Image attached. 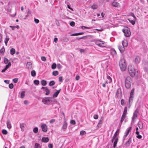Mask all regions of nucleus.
I'll list each match as a JSON object with an SVG mask.
<instances>
[{
    "label": "nucleus",
    "mask_w": 148,
    "mask_h": 148,
    "mask_svg": "<svg viewBox=\"0 0 148 148\" xmlns=\"http://www.w3.org/2000/svg\"><path fill=\"white\" fill-rule=\"evenodd\" d=\"M119 65L121 70L122 71H125L127 67V65L125 60L122 59L119 62Z\"/></svg>",
    "instance_id": "1"
},
{
    "label": "nucleus",
    "mask_w": 148,
    "mask_h": 148,
    "mask_svg": "<svg viewBox=\"0 0 148 148\" xmlns=\"http://www.w3.org/2000/svg\"><path fill=\"white\" fill-rule=\"evenodd\" d=\"M125 85L126 88L129 89L131 86L132 79L129 76L127 77L125 79Z\"/></svg>",
    "instance_id": "2"
},
{
    "label": "nucleus",
    "mask_w": 148,
    "mask_h": 148,
    "mask_svg": "<svg viewBox=\"0 0 148 148\" xmlns=\"http://www.w3.org/2000/svg\"><path fill=\"white\" fill-rule=\"evenodd\" d=\"M128 71L129 74L132 77H134L136 74V71L133 66L131 65L129 66Z\"/></svg>",
    "instance_id": "3"
},
{
    "label": "nucleus",
    "mask_w": 148,
    "mask_h": 148,
    "mask_svg": "<svg viewBox=\"0 0 148 148\" xmlns=\"http://www.w3.org/2000/svg\"><path fill=\"white\" fill-rule=\"evenodd\" d=\"M127 107L126 106L124 108L123 113L121 118L120 123L119 125H120V126L121 125L122 122L123 121L124 119L126 117V116L127 114Z\"/></svg>",
    "instance_id": "4"
},
{
    "label": "nucleus",
    "mask_w": 148,
    "mask_h": 148,
    "mask_svg": "<svg viewBox=\"0 0 148 148\" xmlns=\"http://www.w3.org/2000/svg\"><path fill=\"white\" fill-rule=\"evenodd\" d=\"M122 31L124 33L125 36L127 37H129L131 34L130 29L127 27H125L122 29Z\"/></svg>",
    "instance_id": "5"
},
{
    "label": "nucleus",
    "mask_w": 148,
    "mask_h": 148,
    "mask_svg": "<svg viewBox=\"0 0 148 148\" xmlns=\"http://www.w3.org/2000/svg\"><path fill=\"white\" fill-rule=\"evenodd\" d=\"M95 44L101 47H105L106 46V44L104 42L99 40L96 41Z\"/></svg>",
    "instance_id": "6"
},
{
    "label": "nucleus",
    "mask_w": 148,
    "mask_h": 148,
    "mask_svg": "<svg viewBox=\"0 0 148 148\" xmlns=\"http://www.w3.org/2000/svg\"><path fill=\"white\" fill-rule=\"evenodd\" d=\"M51 97H45L42 98V102L45 104L49 105L50 104V99L52 98Z\"/></svg>",
    "instance_id": "7"
},
{
    "label": "nucleus",
    "mask_w": 148,
    "mask_h": 148,
    "mask_svg": "<svg viewBox=\"0 0 148 148\" xmlns=\"http://www.w3.org/2000/svg\"><path fill=\"white\" fill-rule=\"evenodd\" d=\"M134 89L133 88L132 89L131 91L130 94V98L129 99V105L130 104V103H131L132 102L133 97H134Z\"/></svg>",
    "instance_id": "8"
},
{
    "label": "nucleus",
    "mask_w": 148,
    "mask_h": 148,
    "mask_svg": "<svg viewBox=\"0 0 148 148\" xmlns=\"http://www.w3.org/2000/svg\"><path fill=\"white\" fill-rule=\"evenodd\" d=\"M139 114V110L138 109H136L134 112L133 117L132 118V122H134V119L137 118L138 115Z\"/></svg>",
    "instance_id": "9"
},
{
    "label": "nucleus",
    "mask_w": 148,
    "mask_h": 148,
    "mask_svg": "<svg viewBox=\"0 0 148 148\" xmlns=\"http://www.w3.org/2000/svg\"><path fill=\"white\" fill-rule=\"evenodd\" d=\"M122 96L121 90L120 88H119L117 90L116 92V97L117 98L121 97Z\"/></svg>",
    "instance_id": "10"
},
{
    "label": "nucleus",
    "mask_w": 148,
    "mask_h": 148,
    "mask_svg": "<svg viewBox=\"0 0 148 148\" xmlns=\"http://www.w3.org/2000/svg\"><path fill=\"white\" fill-rule=\"evenodd\" d=\"M41 128L42 130L44 132H46L47 131V125L45 124H43L41 125Z\"/></svg>",
    "instance_id": "11"
},
{
    "label": "nucleus",
    "mask_w": 148,
    "mask_h": 148,
    "mask_svg": "<svg viewBox=\"0 0 148 148\" xmlns=\"http://www.w3.org/2000/svg\"><path fill=\"white\" fill-rule=\"evenodd\" d=\"M11 62L9 63H8V64H7L5 68L4 69L2 70L1 71V72L2 73H3L5 72V71L8 69L10 66H11Z\"/></svg>",
    "instance_id": "12"
},
{
    "label": "nucleus",
    "mask_w": 148,
    "mask_h": 148,
    "mask_svg": "<svg viewBox=\"0 0 148 148\" xmlns=\"http://www.w3.org/2000/svg\"><path fill=\"white\" fill-rule=\"evenodd\" d=\"M11 62L9 63H8V64H7L5 68L4 69L2 70L1 71V72L2 73H3L5 72V71L8 69L10 66H11Z\"/></svg>",
    "instance_id": "13"
},
{
    "label": "nucleus",
    "mask_w": 148,
    "mask_h": 148,
    "mask_svg": "<svg viewBox=\"0 0 148 148\" xmlns=\"http://www.w3.org/2000/svg\"><path fill=\"white\" fill-rule=\"evenodd\" d=\"M118 47L119 50L121 53H123L125 51V49L124 47L121 45H119Z\"/></svg>",
    "instance_id": "14"
},
{
    "label": "nucleus",
    "mask_w": 148,
    "mask_h": 148,
    "mask_svg": "<svg viewBox=\"0 0 148 148\" xmlns=\"http://www.w3.org/2000/svg\"><path fill=\"white\" fill-rule=\"evenodd\" d=\"M112 4L113 6L115 7H118L119 6V3L115 1L113 2Z\"/></svg>",
    "instance_id": "15"
},
{
    "label": "nucleus",
    "mask_w": 148,
    "mask_h": 148,
    "mask_svg": "<svg viewBox=\"0 0 148 148\" xmlns=\"http://www.w3.org/2000/svg\"><path fill=\"white\" fill-rule=\"evenodd\" d=\"M67 124L66 121H64V124L62 127V129L63 130H65L67 127Z\"/></svg>",
    "instance_id": "16"
},
{
    "label": "nucleus",
    "mask_w": 148,
    "mask_h": 148,
    "mask_svg": "<svg viewBox=\"0 0 148 148\" xmlns=\"http://www.w3.org/2000/svg\"><path fill=\"white\" fill-rule=\"evenodd\" d=\"M132 141V138H130L128 141H127L125 143V145L127 147L130 145V143Z\"/></svg>",
    "instance_id": "17"
},
{
    "label": "nucleus",
    "mask_w": 148,
    "mask_h": 148,
    "mask_svg": "<svg viewBox=\"0 0 148 148\" xmlns=\"http://www.w3.org/2000/svg\"><path fill=\"white\" fill-rule=\"evenodd\" d=\"M119 134V133H117V132H115V133H114V136L112 139V140H111V141L112 142H113L114 141V139L115 138H118L117 137V135H118Z\"/></svg>",
    "instance_id": "18"
},
{
    "label": "nucleus",
    "mask_w": 148,
    "mask_h": 148,
    "mask_svg": "<svg viewBox=\"0 0 148 148\" xmlns=\"http://www.w3.org/2000/svg\"><path fill=\"white\" fill-rule=\"evenodd\" d=\"M42 141L44 143H47L49 140V139L48 137H43L42 139Z\"/></svg>",
    "instance_id": "19"
},
{
    "label": "nucleus",
    "mask_w": 148,
    "mask_h": 148,
    "mask_svg": "<svg viewBox=\"0 0 148 148\" xmlns=\"http://www.w3.org/2000/svg\"><path fill=\"white\" fill-rule=\"evenodd\" d=\"M140 59L139 56H136L135 59V62L136 64L139 63L140 62Z\"/></svg>",
    "instance_id": "20"
},
{
    "label": "nucleus",
    "mask_w": 148,
    "mask_h": 148,
    "mask_svg": "<svg viewBox=\"0 0 148 148\" xmlns=\"http://www.w3.org/2000/svg\"><path fill=\"white\" fill-rule=\"evenodd\" d=\"M114 142L113 143V147L114 148H115L116 145V144L118 142V138H115L114 140Z\"/></svg>",
    "instance_id": "21"
},
{
    "label": "nucleus",
    "mask_w": 148,
    "mask_h": 148,
    "mask_svg": "<svg viewBox=\"0 0 148 148\" xmlns=\"http://www.w3.org/2000/svg\"><path fill=\"white\" fill-rule=\"evenodd\" d=\"M60 89L59 90H57L56 92L53 95V97H57L58 94L60 93Z\"/></svg>",
    "instance_id": "22"
},
{
    "label": "nucleus",
    "mask_w": 148,
    "mask_h": 148,
    "mask_svg": "<svg viewBox=\"0 0 148 148\" xmlns=\"http://www.w3.org/2000/svg\"><path fill=\"white\" fill-rule=\"evenodd\" d=\"M122 46L125 47L127 46V42L126 41H122Z\"/></svg>",
    "instance_id": "23"
},
{
    "label": "nucleus",
    "mask_w": 148,
    "mask_h": 148,
    "mask_svg": "<svg viewBox=\"0 0 148 148\" xmlns=\"http://www.w3.org/2000/svg\"><path fill=\"white\" fill-rule=\"evenodd\" d=\"M128 20L129 21L130 23H131L132 25H134L135 23V19L134 20H132L130 18L128 19Z\"/></svg>",
    "instance_id": "24"
},
{
    "label": "nucleus",
    "mask_w": 148,
    "mask_h": 148,
    "mask_svg": "<svg viewBox=\"0 0 148 148\" xmlns=\"http://www.w3.org/2000/svg\"><path fill=\"white\" fill-rule=\"evenodd\" d=\"M7 127L9 129H10L11 128L12 126L10 122L9 121H8L7 122Z\"/></svg>",
    "instance_id": "25"
},
{
    "label": "nucleus",
    "mask_w": 148,
    "mask_h": 148,
    "mask_svg": "<svg viewBox=\"0 0 148 148\" xmlns=\"http://www.w3.org/2000/svg\"><path fill=\"white\" fill-rule=\"evenodd\" d=\"M25 126V124L24 123H21L20 124V127L21 129V130L22 131H23L24 128Z\"/></svg>",
    "instance_id": "26"
},
{
    "label": "nucleus",
    "mask_w": 148,
    "mask_h": 148,
    "mask_svg": "<svg viewBox=\"0 0 148 148\" xmlns=\"http://www.w3.org/2000/svg\"><path fill=\"white\" fill-rule=\"evenodd\" d=\"M4 63L5 64H8V63H9L10 62H9V60L6 58H5L4 59Z\"/></svg>",
    "instance_id": "27"
},
{
    "label": "nucleus",
    "mask_w": 148,
    "mask_h": 148,
    "mask_svg": "<svg viewBox=\"0 0 148 148\" xmlns=\"http://www.w3.org/2000/svg\"><path fill=\"white\" fill-rule=\"evenodd\" d=\"M46 92L45 93V95H48L50 93V90L47 87L45 89V90H44Z\"/></svg>",
    "instance_id": "28"
},
{
    "label": "nucleus",
    "mask_w": 148,
    "mask_h": 148,
    "mask_svg": "<svg viewBox=\"0 0 148 148\" xmlns=\"http://www.w3.org/2000/svg\"><path fill=\"white\" fill-rule=\"evenodd\" d=\"M84 34V32H81V33H75L73 34H72L71 35V36H78L79 35H81Z\"/></svg>",
    "instance_id": "29"
},
{
    "label": "nucleus",
    "mask_w": 148,
    "mask_h": 148,
    "mask_svg": "<svg viewBox=\"0 0 148 148\" xmlns=\"http://www.w3.org/2000/svg\"><path fill=\"white\" fill-rule=\"evenodd\" d=\"M15 52V50L14 48H12L10 50V53L11 55H14Z\"/></svg>",
    "instance_id": "30"
},
{
    "label": "nucleus",
    "mask_w": 148,
    "mask_h": 148,
    "mask_svg": "<svg viewBox=\"0 0 148 148\" xmlns=\"http://www.w3.org/2000/svg\"><path fill=\"white\" fill-rule=\"evenodd\" d=\"M130 131L129 130H127L125 132V135L124 136L123 138V140H124L125 138L128 135L129 132H130Z\"/></svg>",
    "instance_id": "31"
},
{
    "label": "nucleus",
    "mask_w": 148,
    "mask_h": 148,
    "mask_svg": "<svg viewBox=\"0 0 148 148\" xmlns=\"http://www.w3.org/2000/svg\"><path fill=\"white\" fill-rule=\"evenodd\" d=\"M138 124L140 129H142L143 128V125L142 122H139L138 123Z\"/></svg>",
    "instance_id": "32"
},
{
    "label": "nucleus",
    "mask_w": 148,
    "mask_h": 148,
    "mask_svg": "<svg viewBox=\"0 0 148 148\" xmlns=\"http://www.w3.org/2000/svg\"><path fill=\"white\" fill-rule=\"evenodd\" d=\"M110 53L112 55H114L116 53V52L114 49H112L110 50Z\"/></svg>",
    "instance_id": "33"
},
{
    "label": "nucleus",
    "mask_w": 148,
    "mask_h": 148,
    "mask_svg": "<svg viewBox=\"0 0 148 148\" xmlns=\"http://www.w3.org/2000/svg\"><path fill=\"white\" fill-rule=\"evenodd\" d=\"M41 146L40 145L37 143H36L35 144L34 148H41Z\"/></svg>",
    "instance_id": "34"
},
{
    "label": "nucleus",
    "mask_w": 148,
    "mask_h": 148,
    "mask_svg": "<svg viewBox=\"0 0 148 148\" xmlns=\"http://www.w3.org/2000/svg\"><path fill=\"white\" fill-rule=\"evenodd\" d=\"M41 83L42 85L43 86H45L47 84L46 81L44 80L41 81Z\"/></svg>",
    "instance_id": "35"
},
{
    "label": "nucleus",
    "mask_w": 148,
    "mask_h": 148,
    "mask_svg": "<svg viewBox=\"0 0 148 148\" xmlns=\"http://www.w3.org/2000/svg\"><path fill=\"white\" fill-rule=\"evenodd\" d=\"M25 91H22L21 94V98H24L25 96Z\"/></svg>",
    "instance_id": "36"
},
{
    "label": "nucleus",
    "mask_w": 148,
    "mask_h": 148,
    "mask_svg": "<svg viewBox=\"0 0 148 148\" xmlns=\"http://www.w3.org/2000/svg\"><path fill=\"white\" fill-rule=\"evenodd\" d=\"M58 72L57 71H54L52 73L53 75L55 76L58 75Z\"/></svg>",
    "instance_id": "37"
},
{
    "label": "nucleus",
    "mask_w": 148,
    "mask_h": 148,
    "mask_svg": "<svg viewBox=\"0 0 148 148\" xmlns=\"http://www.w3.org/2000/svg\"><path fill=\"white\" fill-rule=\"evenodd\" d=\"M31 74L32 76L34 77L36 75V73L35 71L33 70L31 72Z\"/></svg>",
    "instance_id": "38"
},
{
    "label": "nucleus",
    "mask_w": 148,
    "mask_h": 148,
    "mask_svg": "<svg viewBox=\"0 0 148 148\" xmlns=\"http://www.w3.org/2000/svg\"><path fill=\"white\" fill-rule=\"evenodd\" d=\"M55 82L53 81H51L50 82L49 85L50 86H52L55 84Z\"/></svg>",
    "instance_id": "39"
},
{
    "label": "nucleus",
    "mask_w": 148,
    "mask_h": 148,
    "mask_svg": "<svg viewBox=\"0 0 148 148\" xmlns=\"http://www.w3.org/2000/svg\"><path fill=\"white\" fill-rule=\"evenodd\" d=\"M33 132L35 133H36L38 132V129L37 127H35L34 129H33Z\"/></svg>",
    "instance_id": "40"
},
{
    "label": "nucleus",
    "mask_w": 148,
    "mask_h": 148,
    "mask_svg": "<svg viewBox=\"0 0 148 148\" xmlns=\"http://www.w3.org/2000/svg\"><path fill=\"white\" fill-rule=\"evenodd\" d=\"M107 78L108 79L107 80L109 81V83H110L112 82V78L111 77L109 76H107Z\"/></svg>",
    "instance_id": "41"
},
{
    "label": "nucleus",
    "mask_w": 148,
    "mask_h": 148,
    "mask_svg": "<svg viewBox=\"0 0 148 148\" xmlns=\"http://www.w3.org/2000/svg\"><path fill=\"white\" fill-rule=\"evenodd\" d=\"M56 67V63H53L51 66V68L54 69H55Z\"/></svg>",
    "instance_id": "42"
},
{
    "label": "nucleus",
    "mask_w": 148,
    "mask_h": 148,
    "mask_svg": "<svg viewBox=\"0 0 148 148\" xmlns=\"http://www.w3.org/2000/svg\"><path fill=\"white\" fill-rule=\"evenodd\" d=\"M9 40V38H6L5 39V45L6 46L7 45V43L8 41Z\"/></svg>",
    "instance_id": "43"
},
{
    "label": "nucleus",
    "mask_w": 148,
    "mask_h": 148,
    "mask_svg": "<svg viewBox=\"0 0 148 148\" xmlns=\"http://www.w3.org/2000/svg\"><path fill=\"white\" fill-rule=\"evenodd\" d=\"M62 40H63L65 42H67L69 41V39L68 38L66 37H63L62 38Z\"/></svg>",
    "instance_id": "44"
},
{
    "label": "nucleus",
    "mask_w": 148,
    "mask_h": 148,
    "mask_svg": "<svg viewBox=\"0 0 148 148\" xmlns=\"http://www.w3.org/2000/svg\"><path fill=\"white\" fill-rule=\"evenodd\" d=\"M2 133L3 134L6 135L7 134L8 132L6 130L3 129L2 130Z\"/></svg>",
    "instance_id": "45"
},
{
    "label": "nucleus",
    "mask_w": 148,
    "mask_h": 148,
    "mask_svg": "<svg viewBox=\"0 0 148 148\" xmlns=\"http://www.w3.org/2000/svg\"><path fill=\"white\" fill-rule=\"evenodd\" d=\"M34 84L36 85H38L39 83V81L37 80H35L34 81Z\"/></svg>",
    "instance_id": "46"
},
{
    "label": "nucleus",
    "mask_w": 148,
    "mask_h": 148,
    "mask_svg": "<svg viewBox=\"0 0 148 148\" xmlns=\"http://www.w3.org/2000/svg\"><path fill=\"white\" fill-rule=\"evenodd\" d=\"M97 5H93L91 6L92 8L93 9H97Z\"/></svg>",
    "instance_id": "47"
},
{
    "label": "nucleus",
    "mask_w": 148,
    "mask_h": 148,
    "mask_svg": "<svg viewBox=\"0 0 148 148\" xmlns=\"http://www.w3.org/2000/svg\"><path fill=\"white\" fill-rule=\"evenodd\" d=\"M81 28L82 29H90L91 28L90 27H85L84 26H82L81 27Z\"/></svg>",
    "instance_id": "48"
},
{
    "label": "nucleus",
    "mask_w": 148,
    "mask_h": 148,
    "mask_svg": "<svg viewBox=\"0 0 148 148\" xmlns=\"http://www.w3.org/2000/svg\"><path fill=\"white\" fill-rule=\"evenodd\" d=\"M80 135L82 136L86 134V132L84 131H80Z\"/></svg>",
    "instance_id": "49"
},
{
    "label": "nucleus",
    "mask_w": 148,
    "mask_h": 148,
    "mask_svg": "<svg viewBox=\"0 0 148 148\" xmlns=\"http://www.w3.org/2000/svg\"><path fill=\"white\" fill-rule=\"evenodd\" d=\"M9 87L10 89H12L14 87V85L13 84L11 83L9 84Z\"/></svg>",
    "instance_id": "50"
},
{
    "label": "nucleus",
    "mask_w": 148,
    "mask_h": 148,
    "mask_svg": "<svg viewBox=\"0 0 148 148\" xmlns=\"http://www.w3.org/2000/svg\"><path fill=\"white\" fill-rule=\"evenodd\" d=\"M102 123V122L100 120L99 121V123L97 125V126L98 127H100L101 126V124Z\"/></svg>",
    "instance_id": "51"
},
{
    "label": "nucleus",
    "mask_w": 148,
    "mask_h": 148,
    "mask_svg": "<svg viewBox=\"0 0 148 148\" xmlns=\"http://www.w3.org/2000/svg\"><path fill=\"white\" fill-rule=\"evenodd\" d=\"M41 60L45 62L46 61V59L45 56H42L41 58Z\"/></svg>",
    "instance_id": "52"
},
{
    "label": "nucleus",
    "mask_w": 148,
    "mask_h": 148,
    "mask_svg": "<svg viewBox=\"0 0 148 148\" xmlns=\"http://www.w3.org/2000/svg\"><path fill=\"white\" fill-rule=\"evenodd\" d=\"M18 78H15L13 79V81L15 83H17L18 81Z\"/></svg>",
    "instance_id": "53"
},
{
    "label": "nucleus",
    "mask_w": 148,
    "mask_h": 148,
    "mask_svg": "<svg viewBox=\"0 0 148 148\" xmlns=\"http://www.w3.org/2000/svg\"><path fill=\"white\" fill-rule=\"evenodd\" d=\"M70 25L71 26L73 27L75 26V23L74 21H72L70 23Z\"/></svg>",
    "instance_id": "54"
},
{
    "label": "nucleus",
    "mask_w": 148,
    "mask_h": 148,
    "mask_svg": "<svg viewBox=\"0 0 148 148\" xmlns=\"http://www.w3.org/2000/svg\"><path fill=\"white\" fill-rule=\"evenodd\" d=\"M121 105L123 106L125 105V103L124 102L125 101L123 99H122L121 100Z\"/></svg>",
    "instance_id": "55"
},
{
    "label": "nucleus",
    "mask_w": 148,
    "mask_h": 148,
    "mask_svg": "<svg viewBox=\"0 0 148 148\" xmlns=\"http://www.w3.org/2000/svg\"><path fill=\"white\" fill-rule=\"evenodd\" d=\"M70 123L73 125H74L75 124V121L74 120H71L70 121Z\"/></svg>",
    "instance_id": "56"
},
{
    "label": "nucleus",
    "mask_w": 148,
    "mask_h": 148,
    "mask_svg": "<svg viewBox=\"0 0 148 148\" xmlns=\"http://www.w3.org/2000/svg\"><path fill=\"white\" fill-rule=\"evenodd\" d=\"M98 115L97 114L93 116V118L95 119H97L98 118Z\"/></svg>",
    "instance_id": "57"
},
{
    "label": "nucleus",
    "mask_w": 148,
    "mask_h": 148,
    "mask_svg": "<svg viewBox=\"0 0 148 148\" xmlns=\"http://www.w3.org/2000/svg\"><path fill=\"white\" fill-rule=\"evenodd\" d=\"M56 121V120L54 119H52L51 120L49 121V123H53L55 122Z\"/></svg>",
    "instance_id": "58"
},
{
    "label": "nucleus",
    "mask_w": 148,
    "mask_h": 148,
    "mask_svg": "<svg viewBox=\"0 0 148 148\" xmlns=\"http://www.w3.org/2000/svg\"><path fill=\"white\" fill-rule=\"evenodd\" d=\"M131 16H132L134 17V19H135V21H136L137 18L133 13H132V14Z\"/></svg>",
    "instance_id": "59"
},
{
    "label": "nucleus",
    "mask_w": 148,
    "mask_h": 148,
    "mask_svg": "<svg viewBox=\"0 0 148 148\" xmlns=\"http://www.w3.org/2000/svg\"><path fill=\"white\" fill-rule=\"evenodd\" d=\"M34 21L36 23H38L39 22V21L38 19L35 18H34Z\"/></svg>",
    "instance_id": "60"
},
{
    "label": "nucleus",
    "mask_w": 148,
    "mask_h": 148,
    "mask_svg": "<svg viewBox=\"0 0 148 148\" xmlns=\"http://www.w3.org/2000/svg\"><path fill=\"white\" fill-rule=\"evenodd\" d=\"M5 51V49L4 48H2L0 50V52L1 53H2L3 52H4Z\"/></svg>",
    "instance_id": "61"
},
{
    "label": "nucleus",
    "mask_w": 148,
    "mask_h": 148,
    "mask_svg": "<svg viewBox=\"0 0 148 148\" xmlns=\"http://www.w3.org/2000/svg\"><path fill=\"white\" fill-rule=\"evenodd\" d=\"M48 147L49 148H53V145L51 144H49L48 145Z\"/></svg>",
    "instance_id": "62"
},
{
    "label": "nucleus",
    "mask_w": 148,
    "mask_h": 148,
    "mask_svg": "<svg viewBox=\"0 0 148 148\" xmlns=\"http://www.w3.org/2000/svg\"><path fill=\"white\" fill-rule=\"evenodd\" d=\"M59 81L60 82H62V76L60 77H59Z\"/></svg>",
    "instance_id": "63"
},
{
    "label": "nucleus",
    "mask_w": 148,
    "mask_h": 148,
    "mask_svg": "<svg viewBox=\"0 0 148 148\" xmlns=\"http://www.w3.org/2000/svg\"><path fill=\"white\" fill-rule=\"evenodd\" d=\"M10 27H11L12 29V30H14V29L15 28H16L15 26H10Z\"/></svg>",
    "instance_id": "64"
}]
</instances>
